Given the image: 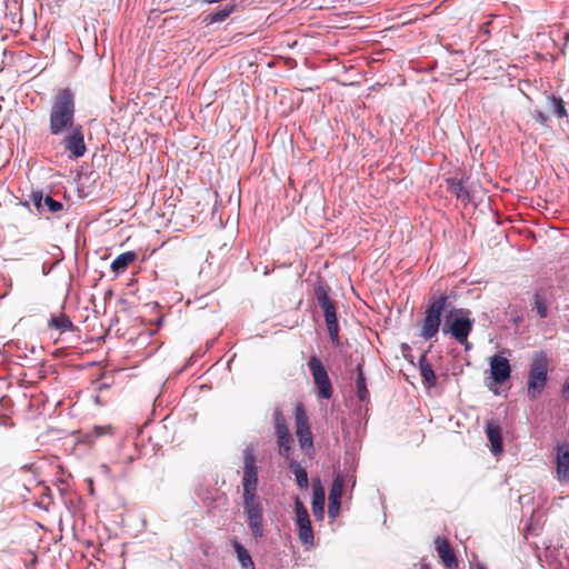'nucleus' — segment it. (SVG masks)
Instances as JSON below:
<instances>
[{"label":"nucleus","mask_w":569,"mask_h":569,"mask_svg":"<svg viewBox=\"0 0 569 569\" xmlns=\"http://www.w3.org/2000/svg\"><path fill=\"white\" fill-rule=\"evenodd\" d=\"M76 94L70 88L58 89L52 98L49 113V131L52 136L64 134L76 127Z\"/></svg>","instance_id":"obj_1"},{"label":"nucleus","mask_w":569,"mask_h":569,"mask_svg":"<svg viewBox=\"0 0 569 569\" xmlns=\"http://www.w3.org/2000/svg\"><path fill=\"white\" fill-rule=\"evenodd\" d=\"M549 359L543 351H536L530 362L527 380L528 397L537 399L546 388L548 381Z\"/></svg>","instance_id":"obj_2"},{"label":"nucleus","mask_w":569,"mask_h":569,"mask_svg":"<svg viewBox=\"0 0 569 569\" xmlns=\"http://www.w3.org/2000/svg\"><path fill=\"white\" fill-rule=\"evenodd\" d=\"M330 288L326 284L316 287L315 295L317 302L323 311L326 326L330 340L335 347H340L339 322L337 317V303L329 296Z\"/></svg>","instance_id":"obj_3"},{"label":"nucleus","mask_w":569,"mask_h":569,"mask_svg":"<svg viewBox=\"0 0 569 569\" xmlns=\"http://www.w3.org/2000/svg\"><path fill=\"white\" fill-rule=\"evenodd\" d=\"M447 302L448 296L446 295H433L430 297L425 311V318L421 321L420 336L423 339L429 340L438 333L439 327L441 325V316Z\"/></svg>","instance_id":"obj_4"},{"label":"nucleus","mask_w":569,"mask_h":569,"mask_svg":"<svg viewBox=\"0 0 569 569\" xmlns=\"http://www.w3.org/2000/svg\"><path fill=\"white\" fill-rule=\"evenodd\" d=\"M455 313L457 316L451 321L447 320L442 326V332L450 333L455 340L468 350L470 348L468 337L473 328V320L470 318L471 311L458 309L455 310Z\"/></svg>","instance_id":"obj_5"},{"label":"nucleus","mask_w":569,"mask_h":569,"mask_svg":"<svg viewBox=\"0 0 569 569\" xmlns=\"http://www.w3.org/2000/svg\"><path fill=\"white\" fill-rule=\"evenodd\" d=\"M243 512L254 539L263 537V506L257 492L242 493Z\"/></svg>","instance_id":"obj_6"},{"label":"nucleus","mask_w":569,"mask_h":569,"mask_svg":"<svg viewBox=\"0 0 569 569\" xmlns=\"http://www.w3.org/2000/svg\"><path fill=\"white\" fill-rule=\"evenodd\" d=\"M295 432L298 439V443L300 449L305 452L309 458H313L315 456V445H313V435L311 432V427L309 423V419L302 403H298L295 407Z\"/></svg>","instance_id":"obj_7"},{"label":"nucleus","mask_w":569,"mask_h":569,"mask_svg":"<svg viewBox=\"0 0 569 569\" xmlns=\"http://www.w3.org/2000/svg\"><path fill=\"white\" fill-rule=\"evenodd\" d=\"M307 365L312 376L318 398L329 400L333 395V387L323 363L317 356H311Z\"/></svg>","instance_id":"obj_8"},{"label":"nucleus","mask_w":569,"mask_h":569,"mask_svg":"<svg viewBox=\"0 0 569 569\" xmlns=\"http://www.w3.org/2000/svg\"><path fill=\"white\" fill-rule=\"evenodd\" d=\"M258 487V467L256 463L254 449L248 446L243 450V477L242 493L257 492Z\"/></svg>","instance_id":"obj_9"},{"label":"nucleus","mask_w":569,"mask_h":569,"mask_svg":"<svg viewBox=\"0 0 569 569\" xmlns=\"http://www.w3.org/2000/svg\"><path fill=\"white\" fill-rule=\"evenodd\" d=\"M295 513H296V525L298 527V537L302 545L312 546L313 545V530L311 526V521L309 518V513L302 501L297 497L295 501Z\"/></svg>","instance_id":"obj_10"},{"label":"nucleus","mask_w":569,"mask_h":569,"mask_svg":"<svg viewBox=\"0 0 569 569\" xmlns=\"http://www.w3.org/2000/svg\"><path fill=\"white\" fill-rule=\"evenodd\" d=\"M66 133L62 141L64 149L70 152V157L76 159L82 157L87 151L82 126L77 124Z\"/></svg>","instance_id":"obj_11"},{"label":"nucleus","mask_w":569,"mask_h":569,"mask_svg":"<svg viewBox=\"0 0 569 569\" xmlns=\"http://www.w3.org/2000/svg\"><path fill=\"white\" fill-rule=\"evenodd\" d=\"M489 363L490 375L496 383L502 385L510 378L511 366L507 358L501 357L499 355H495L490 358Z\"/></svg>","instance_id":"obj_12"},{"label":"nucleus","mask_w":569,"mask_h":569,"mask_svg":"<svg viewBox=\"0 0 569 569\" xmlns=\"http://www.w3.org/2000/svg\"><path fill=\"white\" fill-rule=\"evenodd\" d=\"M556 470L557 478L561 482L569 481V445L560 443L556 447Z\"/></svg>","instance_id":"obj_13"},{"label":"nucleus","mask_w":569,"mask_h":569,"mask_svg":"<svg viewBox=\"0 0 569 569\" xmlns=\"http://www.w3.org/2000/svg\"><path fill=\"white\" fill-rule=\"evenodd\" d=\"M343 492V478L338 475L335 477L330 492H329V506L328 515L330 518H336L339 515L341 506V497Z\"/></svg>","instance_id":"obj_14"},{"label":"nucleus","mask_w":569,"mask_h":569,"mask_svg":"<svg viewBox=\"0 0 569 569\" xmlns=\"http://www.w3.org/2000/svg\"><path fill=\"white\" fill-rule=\"evenodd\" d=\"M438 556L443 562L447 569H456L458 567V560L456 555L446 538L437 537L435 540Z\"/></svg>","instance_id":"obj_15"},{"label":"nucleus","mask_w":569,"mask_h":569,"mask_svg":"<svg viewBox=\"0 0 569 569\" xmlns=\"http://www.w3.org/2000/svg\"><path fill=\"white\" fill-rule=\"evenodd\" d=\"M486 436L491 445V452L499 456L503 451L501 428L499 423L491 419L486 423Z\"/></svg>","instance_id":"obj_16"},{"label":"nucleus","mask_w":569,"mask_h":569,"mask_svg":"<svg viewBox=\"0 0 569 569\" xmlns=\"http://www.w3.org/2000/svg\"><path fill=\"white\" fill-rule=\"evenodd\" d=\"M137 260V253L134 251H126L113 259L111 262V271L118 276L123 273L130 264Z\"/></svg>","instance_id":"obj_17"},{"label":"nucleus","mask_w":569,"mask_h":569,"mask_svg":"<svg viewBox=\"0 0 569 569\" xmlns=\"http://www.w3.org/2000/svg\"><path fill=\"white\" fill-rule=\"evenodd\" d=\"M312 512L317 519L323 518L325 512V490L320 482L312 486Z\"/></svg>","instance_id":"obj_18"},{"label":"nucleus","mask_w":569,"mask_h":569,"mask_svg":"<svg viewBox=\"0 0 569 569\" xmlns=\"http://www.w3.org/2000/svg\"><path fill=\"white\" fill-rule=\"evenodd\" d=\"M33 203L34 206L40 209L42 207H47L49 212L56 213L60 210H62L63 206L60 201L54 200L50 196L43 197L42 194L34 193L33 194Z\"/></svg>","instance_id":"obj_19"},{"label":"nucleus","mask_w":569,"mask_h":569,"mask_svg":"<svg viewBox=\"0 0 569 569\" xmlns=\"http://www.w3.org/2000/svg\"><path fill=\"white\" fill-rule=\"evenodd\" d=\"M446 182L447 189L450 193L455 194L457 199H460L463 202H468L470 200L469 192L466 190L462 180L448 178Z\"/></svg>","instance_id":"obj_20"},{"label":"nucleus","mask_w":569,"mask_h":569,"mask_svg":"<svg viewBox=\"0 0 569 569\" xmlns=\"http://www.w3.org/2000/svg\"><path fill=\"white\" fill-rule=\"evenodd\" d=\"M232 546L237 553V559L242 569H256L253 560L249 551L236 539L232 540Z\"/></svg>","instance_id":"obj_21"},{"label":"nucleus","mask_w":569,"mask_h":569,"mask_svg":"<svg viewBox=\"0 0 569 569\" xmlns=\"http://www.w3.org/2000/svg\"><path fill=\"white\" fill-rule=\"evenodd\" d=\"M289 463L290 469L292 470L297 485L301 489H307L309 481H308V473L305 468L301 467L299 462H297L293 458L287 460Z\"/></svg>","instance_id":"obj_22"},{"label":"nucleus","mask_w":569,"mask_h":569,"mask_svg":"<svg viewBox=\"0 0 569 569\" xmlns=\"http://www.w3.org/2000/svg\"><path fill=\"white\" fill-rule=\"evenodd\" d=\"M277 438V445H278V451L281 457H283L286 460H289L292 458V449H293V437L291 433L283 435L276 437Z\"/></svg>","instance_id":"obj_23"},{"label":"nucleus","mask_w":569,"mask_h":569,"mask_svg":"<svg viewBox=\"0 0 569 569\" xmlns=\"http://www.w3.org/2000/svg\"><path fill=\"white\" fill-rule=\"evenodd\" d=\"M419 368H420V373H421V377H422L425 383L428 387H435L437 383V376L432 369V366L429 363V361L425 357H421V359L419 361Z\"/></svg>","instance_id":"obj_24"},{"label":"nucleus","mask_w":569,"mask_h":569,"mask_svg":"<svg viewBox=\"0 0 569 569\" xmlns=\"http://www.w3.org/2000/svg\"><path fill=\"white\" fill-rule=\"evenodd\" d=\"M236 9V6L234 4H228L224 8L222 9H219L217 11H213L211 13H209L206 18H204V22L207 24H212V23H217V22H222L224 21Z\"/></svg>","instance_id":"obj_25"},{"label":"nucleus","mask_w":569,"mask_h":569,"mask_svg":"<svg viewBox=\"0 0 569 569\" xmlns=\"http://www.w3.org/2000/svg\"><path fill=\"white\" fill-rule=\"evenodd\" d=\"M49 327L54 328L61 332L73 329V323L68 316L61 313L59 316L51 317Z\"/></svg>","instance_id":"obj_26"},{"label":"nucleus","mask_w":569,"mask_h":569,"mask_svg":"<svg viewBox=\"0 0 569 569\" xmlns=\"http://www.w3.org/2000/svg\"><path fill=\"white\" fill-rule=\"evenodd\" d=\"M272 418H273V423H274L276 437L283 436V435L286 436V435L291 433L289 426H288L282 412L279 409L274 410Z\"/></svg>","instance_id":"obj_27"},{"label":"nucleus","mask_w":569,"mask_h":569,"mask_svg":"<svg viewBox=\"0 0 569 569\" xmlns=\"http://www.w3.org/2000/svg\"><path fill=\"white\" fill-rule=\"evenodd\" d=\"M532 309L537 311L540 318L548 317V307L546 297L541 292H536L532 297Z\"/></svg>","instance_id":"obj_28"},{"label":"nucleus","mask_w":569,"mask_h":569,"mask_svg":"<svg viewBox=\"0 0 569 569\" xmlns=\"http://www.w3.org/2000/svg\"><path fill=\"white\" fill-rule=\"evenodd\" d=\"M358 377L356 380L357 396L359 400L365 401L369 397V391L366 386V378L361 365H358Z\"/></svg>","instance_id":"obj_29"},{"label":"nucleus","mask_w":569,"mask_h":569,"mask_svg":"<svg viewBox=\"0 0 569 569\" xmlns=\"http://www.w3.org/2000/svg\"><path fill=\"white\" fill-rule=\"evenodd\" d=\"M549 101L552 104V112L558 118L567 117V109H566L565 102H563V100L561 98H557L555 96H551V97H549Z\"/></svg>","instance_id":"obj_30"},{"label":"nucleus","mask_w":569,"mask_h":569,"mask_svg":"<svg viewBox=\"0 0 569 569\" xmlns=\"http://www.w3.org/2000/svg\"><path fill=\"white\" fill-rule=\"evenodd\" d=\"M533 118L541 124H546L549 119V117L543 111H536Z\"/></svg>","instance_id":"obj_31"},{"label":"nucleus","mask_w":569,"mask_h":569,"mask_svg":"<svg viewBox=\"0 0 569 569\" xmlns=\"http://www.w3.org/2000/svg\"><path fill=\"white\" fill-rule=\"evenodd\" d=\"M562 397L569 403V377L567 378V380L563 385Z\"/></svg>","instance_id":"obj_32"},{"label":"nucleus","mask_w":569,"mask_h":569,"mask_svg":"<svg viewBox=\"0 0 569 569\" xmlns=\"http://www.w3.org/2000/svg\"><path fill=\"white\" fill-rule=\"evenodd\" d=\"M110 428H106V427H94L93 429V432L97 437H100V436H103L108 432Z\"/></svg>","instance_id":"obj_33"},{"label":"nucleus","mask_w":569,"mask_h":569,"mask_svg":"<svg viewBox=\"0 0 569 569\" xmlns=\"http://www.w3.org/2000/svg\"><path fill=\"white\" fill-rule=\"evenodd\" d=\"M476 569H486L482 565H478Z\"/></svg>","instance_id":"obj_34"}]
</instances>
